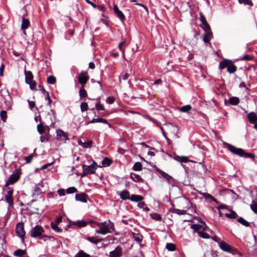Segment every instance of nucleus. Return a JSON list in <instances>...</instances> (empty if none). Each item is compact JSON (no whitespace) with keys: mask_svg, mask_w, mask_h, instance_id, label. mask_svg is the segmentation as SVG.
I'll return each instance as SVG.
<instances>
[{"mask_svg":"<svg viewBox=\"0 0 257 257\" xmlns=\"http://www.w3.org/2000/svg\"><path fill=\"white\" fill-rule=\"evenodd\" d=\"M226 148L232 153L243 157L244 158H250L252 159H254V156L251 153H245L242 149L236 148L235 147L231 145V144L226 143Z\"/></svg>","mask_w":257,"mask_h":257,"instance_id":"f257e3e1","label":"nucleus"},{"mask_svg":"<svg viewBox=\"0 0 257 257\" xmlns=\"http://www.w3.org/2000/svg\"><path fill=\"white\" fill-rule=\"evenodd\" d=\"M44 230L40 225H36L33 227V237H38L40 239H43L44 241L48 237L47 235L43 234Z\"/></svg>","mask_w":257,"mask_h":257,"instance_id":"f03ea898","label":"nucleus"},{"mask_svg":"<svg viewBox=\"0 0 257 257\" xmlns=\"http://www.w3.org/2000/svg\"><path fill=\"white\" fill-rule=\"evenodd\" d=\"M96 166L97 164L94 161H93V164L90 165H83V172L81 175L82 177L86 176L88 174H94L95 172Z\"/></svg>","mask_w":257,"mask_h":257,"instance_id":"7ed1b4c3","label":"nucleus"},{"mask_svg":"<svg viewBox=\"0 0 257 257\" xmlns=\"http://www.w3.org/2000/svg\"><path fill=\"white\" fill-rule=\"evenodd\" d=\"M90 223H91L93 224H96L97 226L99 227V229H96L95 230V232L96 233L101 234H106L110 232V230L108 229L107 227L106 226V222L96 223L94 222V221H91L90 222Z\"/></svg>","mask_w":257,"mask_h":257,"instance_id":"20e7f679","label":"nucleus"},{"mask_svg":"<svg viewBox=\"0 0 257 257\" xmlns=\"http://www.w3.org/2000/svg\"><path fill=\"white\" fill-rule=\"evenodd\" d=\"M16 232L17 235L21 237L23 240L25 235V231L24 229V224L23 223H18L16 227Z\"/></svg>","mask_w":257,"mask_h":257,"instance_id":"39448f33","label":"nucleus"},{"mask_svg":"<svg viewBox=\"0 0 257 257\" xmlns=\"http://www.w3.org/2000/svg\"><path fill=\"white\" fill-rule=\"evenodd\" d=\"M200 223V224H195L192 225L191 228L194 231L197 232V233H199V231H206V230L209 229V228L203 221H201Z\"/></svg>","mask_w":257,"mask_h":257,"instance_id":"423d86ee","label":"nucleus"},{"mask_svg":"<svg viewBox=\"0 0 257 257\" xmlns=\"http://www.w3.org/2000/svg\"><path fill=\"white\" fill-rule=\"evenodd\" d=\"M157 171L169 183L172 185L174 184L175 180L172 176H170L160 169H157Z\"/></svg>","mask_w":257,"mask_h":257,"instance_id":"0eeeda50","label":"nucleus"},{"mask_svg":"<svg viewBox=\"0 0 257 257\" xmlns=\"http://www.w3.org/2000/svg\"><path fill=\"white\" fill-rule=\"evenodd\" d=\"M78 79L79 82L82 85V86H84L89 79V76L87 75V73L86 72H83L78 76Z\"/></svg>","mask_w":257,"mask_h":257,"instance_id":"6e6552de","label":"nucleus"},{"mask_svg":"<svg viewBox=\"0 0 257 257\" xmlns=\"http://www.w3.org/2000/svg\"><path fill=\"white\" fill-rule=\"evenodd\" d=\"M122 254L121 248L117 246L113 250L109 252V257H121Z\"/></svg>","mask_w":257,"mask_h":257,"instance_id":"1a4fd4ad","label":"nucleus"},{"mask_svg":"<svg viewBox=\"0 0 257 257\" xmlns=\"http://www.w3.org/2000/svg\"><path fill=\"white\" fill-rule=\"evenodd\" d=\"M25 81L29 84L31 89H32V73L30 71L25 70Z\"/></svg>","mask_w":257,"mask_h":257,"instance_id":"9d476101","label":"nucleus"},{"mask_svg":"<svg viewBox=\"0 0 257 257\" xmlns=\"http://www.w3.org/2000/svg\"><path fill=\"white\" fill-rule=\"evenodd\" d=\"M19 175L17 174H12L10 176L8 180L6 183V186L9 184H13L16 183L19 179Z\"/></svg>","mask_w":257,"mask_h":257,"instance_id":"9b49d317","label":"nucleus"},{"mask_svg":"<svg viewBox=\"0 0 257 257\" xmlns=\"http://www.w3.org/2000/svg\"><path fill=\"white\" fill-rule=\"evenodd\" d=\"M113 10L114 13L117 15V17L120 20V21L123 23L125 20V17L123 14L122 13L121 11H120L118 8V7L114 5L113 6Z\"/></svg>","mask_w":257,"mask_h":257,"instance_id":"f8f14e48","label":"nucleus"},{"mask_svg":"<svg viewBox=\"0 0 257 257\" xmlns=\"http://www.w3.org/2000/svg\"><path fill=\"white\" fill-rule=\"evenodd\" d=\"M13 192V190L11 188H9L8 191H7V193L6 196V200L9 203V206H12L13 203V201L12 199Z\"/></svg>","mask_w":257,"mask_h":257,"instance_id":"ddd939ff","label":"nucleus"},{"mask_svg":"<svg viewBox=\"0 0 257 257\" xmlns=\"http://www.w3.org/2000/svg\"><path fill=\"white\" fill-rule=\"evenodd\" d=\"M57 137L62 141H67L69 140L68 135L62 130H59L57 131Z\"/></svg>","mask_w":257,"mask_h":257,"instance_id":"4468645a","label":"nucleus"},{"mask_svg":"<svg viewBox=\"0 0 257 257\" xmlns=\"http://www.w3.org/2000/svg\"><path fill=\"white\" fill-rule=\"evenodd\" d=\"M220 248L223 251L226 252H230L231 246L227 243L222 241L218 242Z\"/></svg>","mask_w":257,"mask_h":257,"instance_id":"2eb2a0df","label":"nucleus"},{"mask_svg":"<svg viewBox=\"0 0 257 257\" xmlns=\"http://www.w3.org/2000/svg\"><path fill=\"white\" fill-rule=\"evenodd\" d=\"M166 125L169 133L172 135L174 137H176L177 136L176 133L177 131V128L171 124H167Z\"/></svg>","mask_w":257,"mask_h":257,"instance_id":"dca6fc26","label":"nucleus"},{"mask_svg":"<svg viewBox=\"0 0 257 257\" xmlns=\"http://www.w3.org/2000/svg\"><path fill=\"white\" fill-rule=\"evenodd\" d=\"M247 118L251 123H254L257 121V115L253 112L249 113L247 115Z\"/></svg>","mask_w":257,"mask_h":257,"instance_id":"f3484780","label":"nucleus"},{"mask_svg":"<svg viewBox=\"0 0 257 257\" xmlns=\"http://www.w3.org/2000/svg\"><path fill=\"white\" fill-rule=\"evenodd\" d=\"M86 196L85 193L77 194L75 195V199L77 201L85 203L87 202Z\"/></svg>","mask_w":257,"mask_h":257,"instance_id":"a211bd4d","label":"nucleus"},{"mask_svg":"<svg viewBox=\"0 0 257 257\" xmlns=\"http://www.w3.org/2000/svg\"><path fill=\"white\" fill-rule=\"evenodd\" d=\"M95 122H101L107 124L109 127H111V125L107 122V120L102 118H93L88 123H93Z\"/></svg>","mask_w":257,"mask_h":257,"instance_id":"6ab92c4d","label":"nucleus"},{"mask_svg":"<svg viewBox=\"0 0 257 257\" xmlns=\"http://www.w3.org/2000/svg\"><path fill=\"white\" fill-rule=\"evenodd\" d=\"M119 196L121 199L122 200H126L130 199V194L127 190H123L119 194Z\"/></svg>","mask_w":257,"mask_h":257,"instance_id":"aec40b11","label":"nucleus"},{"mask_svg":"<svg viewBox=\"0 0 257 257\" xmlns=\"http://www.w3.org/2000/svg\"><path fill=\"white\" fill-rule=\"evenodd\" d=\"M230 62L228 63V65L227 67V71L229 73H232L235 72L236 71L237 68L235 65H234L232 62L230 60Z\"/></svg>","mask_w":257,"mask_h":257,"instance_id":"412c9836","label":"nucleus"},{"mask_svg":"<svg viewBox=\"0 0 257 257\" xmlns=\"http://www.w3.org/2000/svg\"><path fill=\"white\" fill-rule=\"evenodd\" d=\"M78 144L84 148H90L92 146L91 141H87L83 142L82 140H79L78 141Z\"/></svg>","mask_w":257,"mask_h":257,"instance_id":"4be33fe9","label":"nucleus"},{"mask_svg":"<svg viewBox=\"0 0 257 257\" xmlns=\"http://www.w3.org/2000/svg\"><path fill=\"white\" fill-rule=\"evenodd\" d=\"M212 37V34L211 32H205L204 35L203 41L204 43H209Z\"/></svg>","mask_w":257,"mask_h":257,"instance_id":"5701e85b","label":"nucleus"},{"mask_svg":"<svg viewBox=\"0 0 257 257\" xmlns=\"http://www.w3.org/2000/svg\"><path fill=\"white\" fill-rule=\"evenodd\" d=\"M143 199V197L142 196L134 194L132 195L130 199V200L134 202L140 201H142Z\"/></svg>","mask_w":257,"mask_h":257,"instance_id":"b1692460","label":"nucleus"},{"mask_svg":"<svg viewBox=\"0 0 257 257\" xmlns=\"http://www.w3.org/2000/svg\"><path fill=\"white\" fill-rule=\"evenodd\" d=\"M230 63V60L228 59H224L223 61L220 62L219 63V68L220 69H223L225 67H227L229 65L228 63Z\"/></svg>","mask_w":257,"mask_h":257,"instance_id":"393cba45","label":"nucleus"},{"mask_svg":"<svg viewBox=\"0 0 257 257\" xmlns=\"http://www.w3.org/2000/svg\"><path fill=\"white\" fill-rule=\"evenodd\" d=\"M131 178L135 182H140L143 180L139 175H137L134 173L131 174Z\"/></svg>","mask_w":257,"mask_h":257,"instance_id":"a878e982","label":"nucleus"},{"mask_svg":"<svg viewBox=\"0 0 257 257\" xmlns=\"http://www.w3.org/2000/svg\"><path fill=\"white\" fill-rule=\"evenodd\" d=\"M87 239L90 242L96 244L97 242L101 241V239H99L97 236L95 237H88Z\"/></svg>","mask_w":257,"mask_h":257,"instance_id":"bb28decb","label":"nucleus"},{"mask_svg":"<svg viewBox=\"0 0 257 257\" xmlns=\"http://www.w3.org/2000/svg\"><path fill=\"white\" fill-rule=\"evenodd\" d=\"M74 257H90V255L84 252L83 250H80L75 255Z\"/></svg>","mask_w":257,"mask_h":257,"instance_id":"cd10ccee","label":"nucleus"},{"mask_svg":"<svg viewBox=\"0 0 257 257\" xmlns=\"http://www.w3.org/2000/svg\"><path fill=\"white\" fill-rule=\"evenodd\" d=\"M133 238L138 242H141L142 241L143 237L140 234L133 233Z\"/></svg>","mask_w":257,"mask_h":257,"instance_id":"c85d7f7f","label":"nucleus"},{"mask_svg":"<svg viewBox=\"0 0 257 257\" xmlns=\"http://www.w3.org/2000/svg\"><path fill=\"white\" fill-rule=\"evenodd\" d=\"M42 187V186L38 184L36 185L35 189H34V194L33 195H39L41 193V188Z\"/></svg>","mask_w":257,"mask_h":257,"instance_id":"c756f323","label":"nucleus"},{"mask_svg":"<svg viewBox=\"0 0 257 257\" xmlns=\"http://www.w3.org/2000/svg\"><path fill=\"white\" fill-rule=\"evenodd\" d=\"M175 159L178 161L184 163H186L189 161L188 158L185 156H176Z\"/></svg>","mask_w":257,"mask_h":257,"instance_id":"7c9ffc66","label":"nucleus"},{"mask_svg":"<svg viewBox=\"0 0 257 257\" xmlns=\"http://www.w3.org/2000/svg\"><path fill=\"white\" fill-rule=\"evenodd\" d=\"M192 107L190 105H186L182 106L179 110L183 112H187L191 109Z\"/></svg>","mask_w":257,"mask_h":257,"instance_id":"2f4dec72","label":"nucleus"},{"mask_svg":"<svg viewBox=\"0 0 257 257\" xmlns=\"http://www.w3.org/2000/svg\"><path fill=\"white\" fill-rule=\"evenodd\" d=\"M229 102L233 105H236L239 103V99L236 97H232L229 99Z\"/></svg>","mask_w":257,"mask_h":257,"instance_id":"473e14b6","label":"nucleus"},{"mask_svg":"<svg viewBox=\"0 0 257 257\" xmlns=\"http://www.w3.org/2000/svg\"><path fill=\"white\" fill-rule=\"evenodd\" d=\"M51 227L52 228L57 232H61L62 231V229L59 227L56 223L53 222L51 223Z\"/></svg>","mask_w":257,"mask_h":257,"instance_id":"72a5a7b5","label":"nucleus"},{"mask_svg":"<svg viewBox=\"0 0 257 257\" xmlns=\"http://www.w3.org/2000/svg\"><path fill=\"white\" fill-rule=\"evenodd\" d=\"M135 171H141L142 169V165L140 162H136L133 166Z\"/></svg>","mask_w":257,"mask_h":257,"instance_id":"f704fd0d","label":"nucleus"},{"mask_svg":"<svg viewBox=\"0 0 257 257\" xmlns=\"http://www.w3.org/2000/svg\"><path fill=\"white\" fill-rule=\"evenodd\" d=\"M237 221L238 222H239L242 225L245 226H248L249 225V223L246 221L245 219H244L242 217H239L238 218Z\"/></svg>","mask_w":257,"mask_h":257,"instance_id":"c9c22d12","label":"nucleus"},{"mask_svg":"<svg viewBox=\"0 0 257 257\" xmlns=\"http://www.w3.org/2000/svg\"><path fill=\"white\" fill-rule=\"evenodd\" d=\"M29 21L26 19H23L22 20V29H25L28 27Z\"/></svg>","mask_w":257,"mask_h":257,"instance_id":"e433bc0d","label":"nucleus"},{"mask_svg":"<svg viewBox=\"0 0 257 257\" xmlns=\"http://www.w3.org/2000/svg\"><path fill=\"white\" fill-rule=\"evenodd\" d=\"M25 253V251L24 250H22V249H18L17 250H16L15 251H14V254L15 255V256H22Z\"/></svg>","mask_w":257,"mask_h":257,"instance_id":"4c0bfd02","label":"nucleus"},{"mask_svg":"<svg viewBox=\"0 0 257 257\" xmlns=\"http://www.w3.org/2000/svg\"><path fill=\"white\" fill-rule=\"evenodd\" d=\"M205 231H199V233H198L199 236L203 238H209L210 237V235L207 234L206 232H204Z\"/></svg>","mask_w":257,"mask_h":257,"instance_id":"58836bf2","label":"nucleus"},{"mask_svg":"<svg viewBox=\"0 0 257 257\" xmlns=\"http://www.w3.org/2000/svg\"><path fill=\"white\" fill-rule=\"evenodd\" d=\"M166 248L169 251H174L176 248L175 244L171 243H167Z\"/></svg>","mask_w":257,"mask_h":257,"instance_id":"ea45409f","label":"nucleus"},{"mask_svg":"<svg viewBox=\"0 0 257 257\" xmlns=\"http://www.w3.org/2000/svg\"><path fill=\"white\" fill-rule=\"evenodd\" d=\"M0 116L2 120L5 122L7 118V113L5 110H2L0 112Z\"/></svg>","mask_w":257,"mask_h":257,"instance_id":"a19ab883","label":"nucleus"},{"mask_svg":"<svg viewBox=\"0 0 257 257\" xmlns=\"http://www.w3.org/2000/svg\"><path fill=\"white\" fill-rule=\"evenodd\" d=\"M225 216L229 218H236L237 216V214L234 211H231L229 213H226Z\"/></svg>","mask_w":257,"mask_h":257,"instance_id":"79ce46f5","label":"nucleus"},{"mask_svg":"<svg viewBox=\"0 0 257 257\" xmlns=\"http://www.w3.org/2000/svg\"><path fill=\"white\" fill-rule=\"evenodd\" d=\"M111 164V160L107 158H105L102 161V164L103 166H109Z\"/></svg>","mask_w":257,"mask_h":257,"instance_id":"37998d69","label":"nucleus"},{"mask_svg":"<svg viewBox=\"0 0 257 257\" xmlns=\"http://www.w3.org/2000/svg\"><path fill=\"white\" fill-rule=\"evenodd\" d=\"M79 95L80 97H84L87 96L86 91L84 88V86H82L79 90Z\"/></svg>","mask_w":257,"mask_h":257,"instance_id":"c03bdc74","label":"nucleus"},{"mask_svg":"<svg viewBox=\"0 0 257 257\" xmlns=\"http://www.w3.org/2000/svg\"><path fill=\"white\" fill-rule=\"evenodd\" d=\"M250 207L254 213H257V202L253 201Z\"/></svg>","mask_w":257,"mask_h":257,"instance_id":"a18cd8bd","label":"nucleus"},{"mask_svg":"<svg viewBox=\"0 0 257 257\" xmlns=\"http://www.w3.org/2000/svg\"><path fill=\"white\" fill-rule=\"evenodd\" d=\"M151 216L153 219L156 220L158 221V220H161L162 219L161 216L160 214L156 213L151 214Z\"/></svg>","mask_w":257,"mask_h":257,"instance_id":"49530a36","label":"nucleus"},{"mask_svg":"<svg viewBox=\"0 0 257 257\" xmlns=\"http://www.w3.org/2000/svg\"><path fill=\"white\" fill-rule=\"evenodd\" d=\"M75 224L79 227H84L86 225L87 222L83 220H78L75 222Z\"/></svg>","mask_w":257,"mask_h":257,"instance_id":"de8ad7c7","label":"nucleus"},{"mask_svg":"<svg viewBox=\"0 0 257 257\" xmlns=\"http://www.w3.org/2000/svg\"><path fill=\"white\" fill-rule=\"evenodd\" d=\"M37 130L40 134H43L45 131L44 126L41 124H38Z\"/></svg>","mask_w":257,"mask_h":257,"instance_id":"09e8293b","label":"nucleus"},{"mask_svg":"<svg viewBox=\"0 0 257 257\" xmlns=\"http://www.w3.org/2000/svg\"><path fill=\"white\" fill-rule=\"evenodd\" d=\"M238 2L240 4H244L245 5H249V6H252V3L251 1V0H238Z\"/></svg>","mask_w":257,"mask_h":257,"instance_id":"8fccbe9b","label":"nucleus"},{"mask_svg":"<svg viewBox=\"0 0 257 257\" xmlns=\"http://www.w3.org/2000/svg\"><path fill=\"white\" fill-rule=\"evenodd\" d=\"M202 195L205 198L210 199L212 201H213L215 202L216 203H217V201L216 199L214 197H213L212 196L210 195L209 194L203 193V194H202Z\"/></svg>","mask_w":257,"mask_h":257,"instance_id":"3c124183","label":"nucleus"},{"mask_svg":"<svg viewBox=\"0 0 257 257\" xmlns=\"http://www.w3.org/2000/svg\"><path fill=\"white\" fill-rule=\"evenodd\" d=\"M47 82L49 84H54L56 82V78L53 75H50L47 78Z\"/></svg>","mask_w":257,"mask_h":257,"instance_id":"603ef678","label":"nucleus"},{"mask_svg":"<svg viewBox=\"0 0 257 257\" xmlns=\"http://www.w3.org/2000/svg\"><path fill=\"white\" fill-rule=\"evenodd\" d=\"M186 210H180L178 209H174V212L179 215H184L186 214Z\"/></svg>","mask_w":257,"mask_h":257,"instance_id":"864d4df0","label":"nucleus"},{"mask_svg":"<svg viewBox=\"0 0 257 257\" xmlns=\"http://www.w3.org/2000/svg\"><path fill=\"white\" fill-rule=\"evenodd\" d=\"M81 110L85 111L88 109V104L86 102H82L80 105Z\"/></svg>","mask_w":257,"mask_h":257,"instance_id":"5fc2aeb1","label":"nucleus"},{"mask_svg":"<svg viewBox=\"0 0 257 257\" xmlns=\"http://www.w3.org/2000/svg\"><path fill=\"white\" fill-rule=\"evenodd\" d=\"M202 28L204 29L205 32H210V27L207 22L203 24Z\"/></svg>","mask_w":257,"mask_h":257,"instance_id":"6e6d98bb","label":"nucleus"},{"mask_svg":"<svg viewBox=\"0 0 257 257\" xmlns=\"http://www.w3.org/2000/svg\"><path fill=\"white\" fill-rule=\"evenodd\" d=\"M126 40L125 39L118 44V48L122 52L123 54L124 53V50L122 49V47L126 44Z\"/></svg>","mask_w":257,"mask_h":257,"instance_id":"4d7b16f0","label":"nucleus"},{"mask_svg":"<svg viewBox=\"0 0 257 257\" xmlns=\"http://www.w3.org/2000/svg\"><path fill=\"white\" fill-rule=\"evenodd\" d=\"M77 189L74 187H69L66 190V192L68 194L73 193L77 192Z\"/></svg>","mask_w":257,"mask_h":257,"instance_id":"13d9d810","label":"nucleus"},{"mask_svg":"<svg viewBox=\"0 0 257 257\" xmlns=\"http://www.w3.org/2000/svg\"><path fill=\"white\" fill-rule=\"evenodd\" d=\"M96 108L98 110H103L104 109V106L100 103H97L95 105Z\"/></svg>","mask_w":257,"mask_h":257,"instance_id":"bf43d9fd","label":"nucleus"},{"mask_svg":"<svg viewBox=\"0 0 257 257\" xmlns=\"http://www.w3.org/2000/svg\"><path fill=\"white\" fill-rule=\"evenodd\" d=\"M128 77V74L127 73L124 72H122L119 77L120 79H122L124 80H126Z\"/></svg>","mask_w":257,"mask_h":257,"instance_id":"052dcab7","label":"nucleus"},{"mask_svg":"<svg viewBox=\"0 0 257 257\" xmlns=\"http://www.w3.org/2000/svg\"><path fill=\"white\" fill-rule=\"evenodd\" d=\"M252 57L248 55H244L241 59V60L243 61H249L251 60Z\"/></svg>","mask_w":257,"mask_h":257,"instance_id":"680f3d73","label":"nucleus"},{"mask_svg":"<svg viewBox=\"0 0 257 257\" xmlns=\"http://www.w3.org/2000/svg\"><path fill=\"white\" fill-rule=\"evenodd\" d=\"M106 102L109 104H112L114 101V99L113 97H108L106 100Z\"/></svg>","mask_w":257,"mask_h":257,"instance_id":"e2e57ef3","label":"nucleus"},{"mask_svg":"<svg viewBox=\"0 0 257 257\" xmlns=\"http://www.w3.org/2000/svg\"><path fill=\"white\" fill-rule=\"evenodd\" d=\"M27 163H30L32 160V155H29L25 158Z\"/></svg>","mask_w":257,"mask_h":257,"instance_id":"0e129e2a","label":"nucleus"},{"mask_svg":"<svg viewBox=\"0 0 257 257\" xmlns=\"http://www.w3.org/2000/svg\"><path fill=\"white\" fill-rule=\"evenodd\" d=\"M106 226L107 227L108 229L110 230V229L113 228L114 227L113 223L109 221L108 223H106Z\"/></svg>","mask_w":257,"mask_h":257,"instance_id":"69168bd1","label":"nucleus"},{"mask_svg":"<svg viewBox=\"0 0 257 257\" xmlns=\"http://www.w3.org/2000/svg\"><path fill=\"white\" fill-rule=\"evenodd\" d=\"M58 193L60 196H64L65 194V190L63 189H59L58 190Z\"/></svg>","mask_w":257,"mask_h":257,"instance_id":"338daca9","label":"nucleus"},{"mask_svg":"<svg viewBox=\"0 0 257 257\" xmlns=\"http://www.w3.org/2000/svg\"><path fill=\"white\" fill-rule=\"evenodd\" d=\"M200 20L202 22V25L207 22L205 17L202 15H200Z\"/></svg>","mask_w":257,"mask_h":257,"instance_id":"774afa93","label":"nucleus"}]
</instances>
